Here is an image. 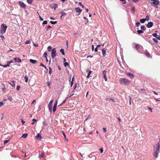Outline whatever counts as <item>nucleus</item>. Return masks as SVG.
I'll use <instances>...</instances> for the list:
<instances>
[{"instance_id": "nucleus-1", "label": "nucleus", "mask_w": 160, "mask_h": 160, "mask_svg": "<svg viewBox=\"0 0 160 160\" xmlns=\"http://www.w3.org/2000/svg\"><path fill=\"white\" fill-rule=\"evenodd\" d=\"M160 144L159 142H158L154 147L153 155L157 158L158 157V154L160 152Z\"/></svg>"}, {"instance_id": "nucleus-2", "label": "nucleus", "mask_w": 160, "mask_h": 160, "mask_svg": "<svg viewBox=\"0 0 160 160\" xmlns=\"http://www.w3.org/2000/svg\"><path fill=\"white\" fill-rule=\"evenodd\" d=\"M130 82L129 80L125 78H121L119 80V83L121 84L127 85Z\"/></svg>"}, {"instance_id": "nucleus-3", "label": "nucleus", "mask_w": 160, "mask_h": 160, "mask_svg": "<svg viewBox=\"0 0 160 160\" xmlns=\"http://www.w3.org/2000/svg\"><path fill=\"white\" fill-rule=\"evenodd\" d=\"M7 26L5 25L4 24H2L1 25V32L2 34H3L6 32Z\"/></svg>"}, {"instance_id": "nucleus-4", "label": "nucleus", "mask_w": 160, "mask_h": 160, "mask_svg": "<svg viewBox=\"0 0 160 160\" xmlns=\"http://www.w3.org/2000/svg\"><path fill=\"white\" fill-rule=\"evenodd\" d=\"M56 51L55 48H54L52 50L51 56L52 58H53L56 56Z\"/></svg>"}, {"instance_id": "nucleus-5", "label": "nucleus", "mask_w": 160, "mask_h": 160, "mask_svg": "<svg viewBox=\"0 0 160 160\" xmlns=\"http://www.w3.org/2000/svg\"><path fill=\"white\" fill-rule=\"evenodd\" d=\"M152 2L151 3V5H152V4H153L157 6L159 5L160 2L158 0H150Z\"/></svg>"}, {"instance_id": "nucleus-6", "label": "nucleus", "mask_w": 160, "mask_h": 160, "mask_svg": "<svg viewBox=\"0 0 160 160\" xmlns=\"http://www.w3.org/2000/svg\"><path fill=\"white\" fill-rule=\"evenodd\" d=\"M58 7V5L55 3H52L50 5V7L52 9H54V10H56V8Z\"/></svg>"}, {"instance_id": "nucleus-7", "label": "nucleus", "mask_w": 160, "mask_h": 160, "mask_svg": "<svg viewBox=\"0 0 160 160\" xmlns=\"http://www.w3.org/2000/svg\"><path fill=\"white\" fill-rule=\"evenodd\" d=\"M19 5L22 7L25 8L26 7V5L24 4L23 2L19 1Z\"/></svg>"}, {"instance_id": "nucleus-8", "label": "nucleus", "mask_w": 160, "mask_h": 160, "mask_svg": "<svg viewBox=\"0 0 160 160\" xmlns=\"http://www.w3.org/2000/svg\"><path fill=\"white\" fill-rule=\"evenodd\" d=\"M153 25V23L152 22H149L147 24V27L148 28H151L152 25Z\"/></svg>"}, {"instance_id": "nucleus-9", "label": "nucleus", "mask_w": 160, "mask_h": 160, "mask_svg": "<svg viewBox=\"0 0 160 160\" xmlns=\"http://www.w3.org/2000/svg\"><path fill=\"white\" fill-rule=\"evenodd\" d=\"M144 54L146 55L147 57L148 58H150V57H151L150 55V54L148 52L147 50H146L145 52H144Z\"/></svg>"}, {"instance_id": "nucleus-10", "label": "nucleus", "mask_w": 160, "mask_h": 160, "mask_svg": "<svg viewBox=\"0 0 160 160\" xmlns=\"http://www.w3.org/2000/svg\"><path fill=\"white\" fill-rule=\"evenodd\" d=\"M142 47L141 45L140 44H136L135 45V49L137 50H138L140 49V48Z\"/></svg>"}, {"instance_id": "nucleus-11", "label": "nucleus", "mask_w": 160, "mask_h": 160, "mask_svg": "<svg viewBox=\"0 0 160 160\" xmlns=\"http://www.w3.org/2000/svg\"><path fill=\"white\" fill-rule=\"evenodd\" d=\"M75 10L76 12H79L78 15L80 14L81 12H82V10L81 9H80L79 8H75Z\"/></svg>"}, {"instance_id": "nucleus-12", "label": "nucleus", "mask_w": 160, "mask_h": 160, "mask_svg": "<svg viewBox=\"0 0 160 160\" xmlns=\"http://www.w3.org/2000/svg\"><path fill=\"white\" fill-rule=\"evenodd\" d=\"M52 104H48V108L49 111H50V112H51L52 111Z\"/></svg>"}, {"instance_id": "nucleus-13", "label": "nucleus", "mask_w": 160, "mask_h": 160, "mask_svg": "<svg viewBox=\"0 0 160 160\" xmlns=\"http://www.w3.org/2000/svg\"><path fill=\"white\" fill-rule=\"evenodd\" d=\"M14 60H15L16 62H21V59L19 58H14Z\"/></svg>"}, {"instance_id": "nucleus-14", "label": "nucleus", "mask_w": 160, "mask_h": 160, "mask_svg": "<svg viewBox=\"0 0 160 160\" xmlns=\"http://www.w3.org/2000/svg\"><path fill=\"white\" fill-rule=\"evenodd\" d=\"M127 75L130 77L131 78H132L134 77L133 75L130 73H127Z\"/></svg>"}, {"instance_id": "nucleus-15", "label": "nucleus", "mask_w": 160, "mask_h": 160, "mask_svg": "<svg viewBox=\"0 0 160 160\" xmlns=\"http://www.w3.org/2000/svg\"><path fill=\"white\" fill-rule=\"evenodd\" d=\"M29 61L30 62L33 64H34L37 62V61L32 59H30Z\"/></svg>"}, {"instance_id": "nucleus-16", "label": "nucleus", "mask_w": 160, "mask_h": 160, "mask_svg": "<svg viewBox=\"0 0 160 160\" xmlns=\"http://www.w3.org/2000/svg\"><path fill=\"white\" fill-rule=\"evenodd\" d=\"M102 54L103 56H105L106 55V50L105 49H102Z\"/></svg>"}, {"instance_id": "nucleus-17", "label": "nucleus", "mask_w": 160, "mask_h": 160, "mask_svg": "<svg viewBox=\"0 0 160 160\" xmlns=\"http://www.w3.org/2000/svg\"><path fill=\"white\" fill-rule=\"evenodd\" d=\"M9 83L12 87H14L15 86V83L14 81H11V82H9Z\"/></svg>"}, {"instance_id": "nucleus-18", "label": "nucleus", "mask_w": 160, "mask_h": 160, "mask_svg": "<svg viewBox=\"0 0 160 160\" xmlns=\"http://www.w3.org/2000/svg\"><path fill=\"white\" fill-rule=\"evenodd\" d=\"M35 138H39L41 139L42 137L40 134L39 133H38L37 136H36Z\"/></svg>"}, {"instance_id": "nucleus-19", "label": "nucleus", "mask_w": 160, "mask_h": 160, "mask_svg": "<svg viewBox=\"0 0 160 160\" xmlns=\"http://www.w3.org/2000/svg\"><path fill=\"white\" fill-rule=\"evenodd\" d=\"M60 13L62 14V15L61 17V18H62V16H65L66 15V13H65V12H63L61 11L60 12Z\"/></svg>"}, {"instance_id": "nucleus-20", "label": "nucleus", "mask_w": 160, "mask_h": 160, "mask_svg": "<svg viewBox=\"0 0 160 160\" xmlns=\"http://www.w3.org/2000/svg\"><path fill=\"white\" fill-rule=\"evenodd\" d=\"M56 107L57 105H56V104H54L53 108V112H54L56 111Z\"/></svg>"}, {"instance_id": "nucleus-21", "label": "nucleus", "mask_w": 160, "mask_h": 160, "mask_svg": "<svg viewBox=\"0 0 160 160\" xmlns=\"http://www.w3.org/2000/svg\"><path fill=\"white\" fill-rule=\"evenodd\" d=\"M25 82H27L28 78L27 77L26 75L24 77Z\"/></svg>"}, {"instance_id": "nucleus-22", "label": "nucleus", "mask_w": 160, "mask_h": 160, "mask_svg": "<svg viewBox=\"0 0 160 160\" xmlns=\"http://www.w3.org/2000/svg\"><path fill=\"white\" fill-rule=\"evenodd\" d=\"M146 19L143 18V19H141L140 20V21L141 22L143 23L144 22H145L146 21Z\"/></svg>"}, {"instance_id": "nucleus-23", "label": "nucleus", "mask_w": 160, "mask_h": 160, "mask_svg": "<svg viewBox=\"0 0 160 160\" xmlns=\"http://www.w3.org/2000/svg\"><path fill=\"white\" fill-rule=\"evenodd\" d=\"M27 136L28 134L27 133H25L23 134L22 136V137L25 138H27Z\"/></svg>"}, {"instance_id": "nucleus-24", "label": "nucleus", "mask_w": 160, "mask_h": 160, "mask_svg": "<svg viewBox=\"0 0 160 160\" xmlns=\"http://www.w3.org/2000/svg\"><path fill=\"white\" fill-rule=\"evenodd\" d=\"M60 52L62 53V54L63 55H64L65 53H64V49H60Z\"/></svg>"}, {"instance_id": "nucleus-25", "label": "nucleus", "mask_w": 160, "mask_h": 160, "mask_svg": "<svg viewBox=\"0 0 160 160\" xmlns=\"http://www.w3.org/2000/svg\"><path fill=\"white\" fill-rule=\"evenodd\" d=\"M137 32L138 34H140L143 32V31L142 30H137Z\"/></svg>"}, {"instance_id": "nucleus-26", "label": "nucleus", "mask_w": 160, "mask_h": 160, "mask_svg": "<svg viewBox=\"0 0 160 160\" xmlns=\"http://www.w3.org/2000/svg\"><path fill=\"white\" fill-rule=\"evenodd\" d=\"M141 28L143 30H146V28L144 26V25H142L141 26Z\"/></svg>"}, {"instance_id": "nucleus-27", "label": "nucleus", "mask_w": 160, "mask_h": 160, "mask_svg": "<svg viewBox=\"0 0 160 160\" xmlns=\"http://www.w3.org/2000/svg\"><path fill=\"white\" fill-rule=\"evenodd\" d=\"M67 99H65L64 101H62V103L60 104L59 106H61L62 104H64L66 102V101H67Z\"/></svg>"}, {"instance_id": "nucleus-28", "label": "nucleus", "mask_w": 160, "mask_h": 160, "mask_svg": "<svg viewBox=\"0 0 160 160\" xmlns=\"http://www.w3.org/2000/svg\"><path fill=\"white\" fill-rule=\"evenodd\" d=\"M50 22L52 24H55L57 23V21H51Z\"/></svg>"}, {"instance_id": "nucleus-29", "label": "nucleus", "mask_w": 160, "mask_h": 160, "mask_svg": "<svg viewBox=\"0 0 160 160\" xmlns=\"http://www.w3.org/2000/svg\"><path fill=\"white\" fill-rule=\"evenodd\" d=\"M27 2L28 3L32 4V0H27Z\"/></svg>"}, {"instance_id": "nucleus-30", "label": "nucleus", "mask_w": 160, "mask_h": 160, "mask_svg": "<svg viewBox=\"0 0 160 160\" xmlns=\"http://www.w3.org/2000/svg\"><path fill=\"white\" fill-rule=\"evenodd\" d=\"M12 62H13V60H11L10 61H7V64L8 65H10V63H12Z\"/></svg>"}, {"instance_id": "nucleus-31", "label": "nucleus", "mask_w": 160, "mask_h": 160, "mask_svg": "<svg viewBox=\"0 0 160 160\" xmlns=\"http://www.w3.org/2000/svg\"><path fill=\"white\" fill-rule=\"evenodd\" d=\"M8 100H10V102L12 101L13 99L12 97L11 96L8 97Z\"/></svg>"}, {"instance_id": "nucleus-32", "label": "nucleus", "mask_w": 160, "mask_h": 160, "mask_svg": "<svg viewBox=\"0 0 160 160\" xmlns=\"http://www.w3.org/2000/svg\"><path fill=\"white\" fill-rule=\"evenodd\" d=\"M48 68L49 69V74H51L52 72V69L51 67H49Z\"/></svg>"}, {"instance_id": "nucleus-33", "label": "nucleus", "mask_w": 160, "mask_h": 160, "mask_svg": "<svg viewBox=\"0 0 160 160\" xmlns=\"http://www.w3.org/2000/svg\"><path fill=\"white\" fill-rule=\"evenodd\" d=\"M103 78L104 79H105V80L106 81H107V76L106 75H104V76H103Z\"/></svg>"}, {"instance_id": "nucleus-34", "label": "nucleus", "mask_w": 160, "mask_h": 160, "mask_svg": "<svg viewBox=\"0 0 160 160\" xmlns=\"http://www.w3.org/2000/svg\"><path fill=\"white\" fill-rule=\"evenodd\" d=\"M51 47L50 46H49L48 47V52H50L51 51Z\"/></svg>"}, {"instance_id": "nucleus-35", "label": "nucleus", "mask_w": 160, "mask_h": 160, "mask_svg": "<svg viewBox=\"0 0 160 160\" xmlns=\"http://www.w3.org/2000/svg\"><path fill=\"white\" fill-rule=\"evenodd\" d=\"M20 88V86L19 85H18L16 87V90L18 91L19 90Z\"/></svg>"}, {"instance_id": "nucleus-36", "label": "nucleus", "mask_w": 160, "mask_h": 160, "mask_svg": "<svg viewBox=\"0 0 160 160\" xmlns=\"http://www.w3.org/2000/svg\"><path fill=\"white\" fill-rule=\"evenodd\" d=\"M40 155L41 158H44L45 157L43 153H41Z\"/></svg>"}, {"instance_id": "nucleus-37", "label": "nucleus", "mask_w": 160, "mask_h": 160, "mask_svg": "<svg viewBox=\"0 0 160 160\" xmlns=\"http://www.w3.org/2000/svg\"><path fill=\"white\" fill-rule=\"evenodd\" d=\"M2 67H4V68H6L7 67H9L10 66V65H8L7 64L6 65H2Z\"/></svg>"}, {"instance_id": "nucleus-38", "label": "nucleus", "mask_w": 160, "mask_h": 160, "mask_svg": "<svg viewBox=\"0 0 160 160\" xmlns=\"http://www.w3.org/2000/svg\"><path fill=\"white\" fill-rule=\"evenodd\" d=\"M135 25L136 26H137V27H138V26H139L140 25V22H136L135 23Z\"/></svg>"}, {"instance_id": "nucleus-39", "label": "nucleus", "mask_w": 160, "mask_h": 160, "mask_svg": "<svg viewBox=\"0 0 160 160\" xmlns=\"http://www.w3.org/2000/svg\"><path fill=\"white\" fill-rule=\"evenodd\" d=\"M121 2H122V3L125 4L127 2L126 1H125V0H119Z\"/></svg>"}, {"instance_id": "nucleus-40", "label": "nucleus", "mask_w": 160, "mask_h": 160, "mask_svg": "<svg viewBox=\"0 0 160 160\" xmlns=\"http://www.w3.org/2000/svg\"><path fill=\"white\" fill-rule=\"evenodd\" d=\"M62 134H63V135L64 137V138L65 139V140H66V141H68V139L67 138H66V135H65V134L63 132L62 133Z\"/></svg>"}, {"instance_id": "nucleus-41", "label": "nucleus", "mask_w": 160, "mask_h": 160, "mask_svg": "<svg viewBox=\"0 0 160 160\" xmlns=\"http://www.w3.org/2000/svg\"><path fill=\"white\" fill-rule=\"evenodd\" d=\"M64 64V66L65 67H67V66L69 65L68 64V63L67 62H65Z\"/></svg>"}, {"instance_id": "nucleus-42", "label": "nucleus", "mask_w": 160, "mask_h": 160, "mask_svg": "<svg viewBox=\"0 0 160 160\" xmlns=\"http://www.w3.org/2000/svg\"><path fill=\"white\" fill-rule=\"evenodd\" d=\"M84 19L86 21V24L88 22V20L87 18L85 17H84Z\"/></svg>"}, {"instance_id": "nucleus-43", "label": "nucleus", "mask_w": 160, "mask_h": 160, "mask_svg": "<svg viewBox=\"0 0 160 160\" xmlns=\"http://www.w3.org/2000/svg\"><path fill=\"white\" fill-rule=\"evenodd\" d=\"M43 56H44L45 58H47V53L46 52H45L44 53Z\"/></svg>"}, {"instance_id": "nucleus-44", "label": "nucleus", "mask_w": 160, "mask_h": 160, "mask_svg": "<svg viewBox=\"0 0 160 160\" xmlns=\"http://www.w3.org/2000/svg\"><path fill=\"white\" fill-rule=\"evenodd\" d=\"M51 27L49 25L47 28V29H46V30H48L51 29Z\"/></svg>"}, {"instance_id": "nucleus-45", "label": "nucleus", "mask_w": 160, "mask_h": 160, "mask_svg": "<svg viewBox=\"0 0 160 160\" xmlns=\"http://www.w3.org/2000/svg\"><path fill=\"white\" fill-rule=\"evenodd\" d=\"M152 35L154 37H157V34L156 33H154L153 34H152Z\"/></svg>"}, {"instance_id": "nucleus-46", "label": "nucleus", "mask_w": 160, "mask_h": 160, "mask_svg": "<svg viewBox=\"0 0 160 160\" xmlns=\"http://www.w3.org/2000/svg\"><path fill=\"white\" fill-rule=\"evenodd\" d=\"M47 24V21L46 20L42 22V25L46 24Z\"/></svg>"}, {"instance_id": "nucleus-47", "label": "nucleus", "mask_w": 160, "mask_h": 160, "mask_svg": "<svg viewBox=\"0 0 160 160\" xmlns=\"http://www.w3.org/2000/svg\"><path fill=\"white\" fill-rule=\"evenodd\" d=\"M106 73H107L106 71L105 70V71H103V73H102L103 75L104 76V75H106Z\"/></svg>"}, {"instance_id": "nucleus-48", "label": "nucleus", "mask_w": 160, "mask_h": 160, "mask_svg": "<svg viewBox=\"0 0 160 160\" xmlns=\"http://www.w3.org/2000/svg\"><path fill=\"white\" fill-rule=\"evenodd\" d=\"M9 141V140H5L4 141V144H6Z\"/></svg>"}, {"instance_id": "nucleus-49", "label": "nucleus", "mask_w": 160, "mask_h": 160, "mask_svg": "<svg viewBox=\"0 0 160 160\" xmlns=\"http://www.w3.org/2000/svg\"><path fill=\"white\" fill-rule=\"evenodd\" d=\"M53 100H52L50 101V102H49L48 104L52 105V103H53Z\"/></svg>"}, {"instance_id": "nucleus-50", "label": "nucleus", "mask_w": 160, "mask_h": 160, "mask_svg": "<svg viewBox=\"0 0 160 160\" xmlns=\"http://www.w3.org/2000/svg\"><path fill=\"white\" fill-rule=\"evenodd\" d=\"M145 19H146V20H148L149 19V16L148 15H147L146 16V18Z\"/></svg>"}, {"instance_id": "nucleus-51", "label": "nucleus", "mask_w": 160, "mask_h": 160, "mask_svg": "<svg viewBox=\"0 0 160 160\" xmlns=\"http://www.w3.org/2000/svg\"><path fill=\"white\" fill-rule=\"evenodd\" d=\"M30 43V41L29 40H27L26 42H25V43L26 44H29Z\"/></svg>"}, {"instance_id": "nucleus-52", "label": "nucleus", "mask_w": 160, "mask_h": 160, "mask_svg": "<svg viewBox=\"0 0 160 160\" xmlns=\"http://www.w3.org/2000/svg\"><path fill=\"white\" fill-rule=\"evenodd\" d=\"M153 40L154 41V42H156V43H157L158 42V41L156 39H155L154 38H153Z\"/></svg>"}, {"instance_id": "nucleus-53", "label": "nucleus", "mask_w": 160, "mask_h": 160, "mask_svg": "<svg viewBox=\"0 0 160 160\" xmlns=\"http://www.w3.org/2000/svg\"><path fill=\"white\" fill-rule=\"evenodd\" d=\"M94 46L93 45H92V51H93L94 50Z\"/></svg>"}, {"instance_id": "nucleus-54", "label": "nucleus", "mask_w": 160, "mask_h": 160, "mask_svg": "<svg viewBox=\"0 0 160 160\" xmlns=\"http://www.w3.org/2000/svg\"><path fill=\"white\" fill-rule=\"evenodd\" d=\"M103 132H106V130L105 128H103Z\"/></svg>"}, {"instance_id": "nucleus-55", "label": "nucleus", "mask_w": 160, "mask_h": 160, "mask_svg": "<svg viewBox=\"0 0 160 160\" xmlns=\"http://www.w3.org/2000/svg\"><path fill=\"white\" fill-rule=\"evenodd\" d=\"M154 99H155V100H156V101L157 102H159V101H160V99H156V98H154Z\"/></svg>"}, {"instance_id": "nucleus-56", "label": "nucleus", "mask_w": 160, "mask_h": 160, "mask_svg": "<svg viewBox=\"0 0 160 160\" xmlns=\"http://www.w3.org/2000/svg\"><path fill=\"white\" fill-rule=\"evenodd\" d=\"M37 120L36 119H32V122H34L37 121Z\"/></svg>"}, {"instance_id": "nucleus-57", "label": "nucleus", "mask_w": 160, "mask_h": 160, "mask_svg": "<svg viewBox=\"0 0 160 160\" xmlns=\"http://www.w3.org/2000/svg\"><path fill=\"white\" fill-rule=\"evenodd\" d=\"M148 109L149 110H150V111H151V112H152V109L151 108L148 107Z\"/></svg>"}, {"instance_id": "nucleus-58", "label": "nucleus", "mask_w": 160, "mask_h": 160, "mask_svg": "<svg viewBox=\"0 0 160 160\" xmlns=\"http://www.w3.org/2000/svg\"><path fill=\"white\" fill-rule=\"evenodd\" d=\"M3 104L2 102H0V107Z\"/></svg>"}, {"instance_id": "nucleus-59", "label": "nucleus", "mask_w": 160, "mask_h": 160, "mask_svg": "<svg viewBox=\"0 0 160 160\" xmlns=\"http://www.w3.org/2000/svg\"><path fill=\"white\" fill-rule=\"evenodd\" d=\"M100 151L101 153H102L103 152V150L102 148L100 149Z\"/></svg>"}, {"instance_id": "nucleus-60", "label": "nucleus", "mask_w": 160, "mask_h": 160, "mask_svg": "<svg viewBox=\"0 0 160 160\" xmlns=\"http://www.w3.org/2000/svg\"><path fill=\"white\" fill-rule=\"evenodd\" d=\"M47 83H48V87H49L51 85V83H50V82H47Z\"/></svg>"}, {"instance_id": "nucleus-61", "label": "nucleus", "mask_w": 160, "mask_h": 160, "mask_svg": "<svg viewBox=\"0 0 160 160\" xmlns=\"http://www.w3.org/2000/svg\"><path fill=\"white\" fill-rule=\"evenodd\" d=\"M21 122H22V124H24L25 123V122L23 120V119H22Z\"/></svg>"}, {"instance_id": "nucleus-62", "label": "nucleus", "mask_w": 160, "mask_h": 160, "mask_svg": "<svg viewBox=\"0 0 160 160\" xmlns=\"http://www.w3.org/2000/svg\"><path fill=\"white\" fill-rule=\"evenodd\" d=\"M36 102V100L34 99V100H33V101L32 102L31 104L32 105L33 104L34 102Z\"/></svg>"}, {"instance_id": "nucleus-63", "label": "nucleus", "mask_w": 160, "mask_h": 160, "mask_svg": "<svg viewBox=\"0 0 160 160\" xmlns=\"http://www.w3.org/2000/svg\"><path fill=\"white\" fill-rule=\"evenodd\" d=\"M39 18L40 19V20H43V18H41V16H40V15H39Z\"/></svg>"}, {"instance_id": "nucleus-64", "label": "nucleus", "mask_w": 160, "mask_h": 160, "mask_svg": "<svg viewBox=\"0 0 160 160\" xmlns=\"http://www.w3.org/2000/svg\"><path fill=\"white\" fill-rule=\"evenodd\" d=\"M94 51L95 52H98V48L97 47L96 48H95L94 49Z\"/></svg>"}]
</instances>
